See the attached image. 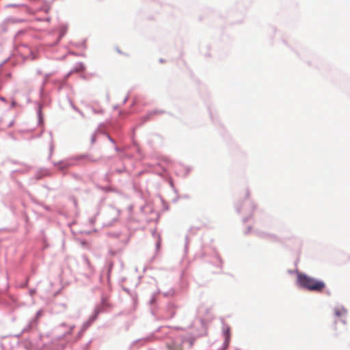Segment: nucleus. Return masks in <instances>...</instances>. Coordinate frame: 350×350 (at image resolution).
Returning <instances> with one entry per match:
<instances>
[{"instance_id": "nucleus-4", "label": "nucleus", "mask_w": 350, "mask_h": 350, "mask_svg": "<svg viewBox=\"0 0 350 350\" xmlns=\"http://www.w3.org/2000/svg\"><path fill=\"white\" fill-rule=\"evenodd\" d=\"M225 337H226V341L227 342H229V340H230V329H227L226 331H225Z\"/></svg>"}, {"instance_id": "nucleus-2", "label": "nucleus", "mask_w": 350, "mask_h": 350, "mask_svg": "<svg viewBox=\"0 0 350 350\" xmlns=\"http://www.w3.org/2000/svg\"><path fill=\"white\" fill-rule=\"evenodd\" d=\"M167 347L168 350H183L182 345L175 342H172L167 344Z\"/></svg>"}, {"instance_id": "nucleus-1", "label": "nucleus", "mask_w": 350, "mask_h": 350, "mask_svg": "<svg viewBox=\"0 0 350 350\" xmlns=\"http://www.w3.org/2000/svg\"><path fill=\"white\" fill-rule=\"evenodd\" d=\"M297 282L303 288L316 293L323 292L326 286L323 281L303 273L298 275Z\"/></svg>"}, {"instance_id": "nucleus-3", "label": "nucleus", "mask_w": 350, "mask_h": 350, "mask_svg": "<svg viewBox=\"0 0 350 350\" xmlns=\"http://www.w3.org/2000/svg\"><path fill=\"white\" fill-rule=\"evenodd\" d=\"M347 313V310L342 308H337L334 309V314L336 317H342Z\"/></svg>"}, {"instance_id": "nucleus-5", "label": "nucleus", "mask_w": 350, "mask_h": 350, "mask_svg": "<svg viewBox=\"0 0 350 350\" xmlns=\"http://www.w3.org/2000/svg\"><path fill=\"white\" fill-rule=\"evenodd\" d=\"M84 69L83 65H80V68L77 69V71L83 70Z\"/></svg>"}]
</instances>
